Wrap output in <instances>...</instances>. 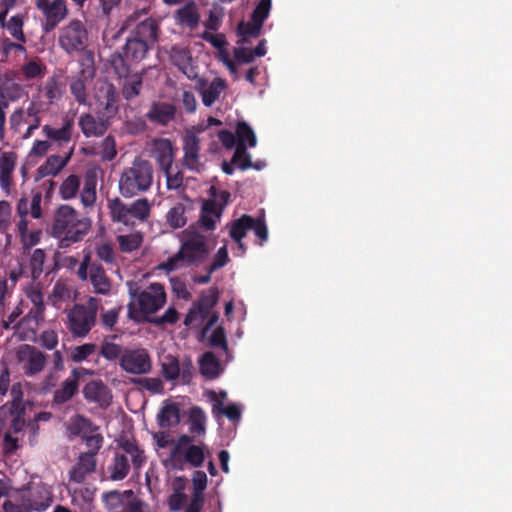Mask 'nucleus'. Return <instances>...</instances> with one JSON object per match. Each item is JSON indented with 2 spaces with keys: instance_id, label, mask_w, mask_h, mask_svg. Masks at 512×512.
I'll use <instances>...</instances> for the list:
<instances>
[{
  "instance_id": "obj_51",
  "label": "nucleus",
  "mask_w": 512,
  "mask_h": 512,
  "mask_svg": "<svg viewBox=\"0 0 512 512\" xmlns=\"http://www.w3.org/2000/svg\"><path fill=\"white\" fill-rule=\"evenodd\" d=\"M186 207L182 203L175 204L167 213V223L172 228H182L186 225L187 218L185 216Z\"/></svg>"
},
{
  "instance_id": "obj_45",
  "label": "nucleus",
  "mask_w": 512,
  "mask_h": 512,
  "mask_svg": "<svg viewBox=\"0 0 512 512\" xmlns=\"http://www.w3.org/2000/svg\"><path fill=\"white\" fill-rule=\"evenodd\" d=\"M117 336L112 335L104 339L100 346L99 354L108 361L121 360L124 352L123 347L120 344H116L108 339H115Z\"/></svg>"
},
{
  "instance_id": "obj_2",
  "label": "nucleus",
  "mask_w": 512,
  "mask_h": 512,
  "mask_svg": "<svg viewBox=\"0 0 512 512\" xmlns=\"http://www.w3.org/2000/svg\"><path fill=\"white\" fill-rule=\"evenodd\" d=\"M126 285L130 296L128 317L135 322H141L143 314L157 312L166 302L165 289L160 283H152L145 289L134 281H128Z\"/></svg>"
},
{
  "instance_id": "obj_30",
  "label": "nucleus",
  "mask_w": 512,
  "mask_h": 512,
  "mask_svg": "<svg viewBox=\"0 0 512 512\" xmlns=\"http://www.w3.org/2000/svg\"><path fill=\"white\" fill-rule=\"evenodd\" d=\"M74 122L71 119L66 120L61 128H53L49 125H44L42 132L51 141L59 144L68 143L72 139Z\"/></svg>"
},
{
  "instance_id": "obj_29",
  "label": "nucleus",
  "mask_w": 512,
  "mask_h": 512,
  "mask_svg": "<svg viewBox=\"0 0 512 512\" xmlns=\"http://www.w3.org/2000/svg\"><path fill=\"white\" fill-rule=\"evenodd\" d=\"M83 395L89 402L105 404L110 398V391L101 380H92L84 386Z\"/></svg>"
},
{
  "instance_id": "obj_6",
  "label": "nucleus",
  "mask_w": 512,
  "mask_h": 512,
  "mask_svg": "<svg viewBox=\"0 0 512 512\" xmlns=\"http://www.w3.org/2000/svg\"><path fill=\"white\" fill-rule=\"evenodd\" d=\"M89 34L85 24L72 19L59 30L58 45L69 56L87 54L92 61L93 54L88 51Z\"/></svg>"
},
{
  "instance_id": "obj_14",
  "label": "nucleus",
  "mask_w": 512,
  "mask_h": 512,
  "mask_svg": "<svg viewBox=\"0 0 512 512\" xmlns=\"http://www.w3.org/2000/svg\"><path fill=\"white\" fill-rule=\"evenodd\" d=\"M51 502L52 499L48 496L38 500L36 493L30 491L21 496L20 502L15 503L11 500H6L3 504V509L5 512H41L49 507Z\"/></svg>"
},
{
  "instance_id": "obj_13",
  "label": "nucleus",
  "mask_w": 512,
  "mask_h": 512,
  "mask_svg": "<svg viewBox=\"0 0 512 512\" xmlns=\"http://www.w3.org/2000/svg\"><path fill=\"white\" fill-rule=\"evenodd\" d=\"M200 138L194 130H187L183 136V159L184 167L191 171H200Z\"/></svg>"
},
{
  "instance_id": "obj_26",
  "label": "nucleus",
  "mask_w": 512,
  "mask_h": 512,
  "mask_svg": "<svg viewBox=\"0 0 512 512\" xmlns=\"http://www.w3.org/2000/svg\"><path fill=\"white\" fill-rule=\"evenodd\" d=\"M222 370L220 360L213 352L207 351L202 354L199 359V371L204 378L214 380L220 376Z\"/></svg>"
},
{
  "instance_id": "obj_18",
  "label": "nucleus",
  "mask_w": 512,
  "mask_h": 512,
  "mask_svg": "<svg viewBox=\"0 0 512 512\" xmlns=\"http://www.w3.org/2000/svg\"><path fill=\"white\" fill-rule=\"evenodd\" d=\"M44 104L33 99L26 110L22 107L15 109L10 116V124L12 129H18L23 123H27L28 119L30 122L37 121L41 125V114L44 111Z\"/></svg>"
},
{
  "instance_id": "obj_12",
  "label": "nucleus",
  "mask_w": 512,
  "mask_h": 512,
  "mask_svg": "<svg viewBox=\"0 0 512 512\" xmlns=\"http://www.w3.org/2000/svg\"><path fill=\"white\" fill-rule=\"evenodd\" d=\"M119 365L122 370L133 375L148 374L152 369L149 353L143 349H125Z\"/></svg>"
},
{
  "instance_id": "obj_15",
  "label": "nucleus",
  "mask_w": 512,
  "mask_h": 512,
  "mask_svg": "<svg viewBox=\"0 0 512 512\" xmlns=\"http://www.w3.org/2000/svg\"><path fill=\"white\" fill-rule=\"evenodd\" d=\"M87 373L86 369L73 368L70 376L66 378L58 389L54 391L53 403L62 405L70 401L79 391V381L82 375Z\"/></svg>"
},
{
  "instance_id": "obj_7",
  "label": "nucleus",
  "mask_w": 512,
  "mask_h": 512,
  "mask_svg": "<svg viewBox=\"0 0 512 512\" xmlns=\"http://www.w3.org/2000/svg\"><path fill=\"white\" fill-rule=\"evenodd\" d=\"M150 45L144 40L131 36L126 39L123 46V53H116L112 56L111 65L118 77H126L130 73V66L133 63L142 61L149 51Z\"/></svg>"
},
{
  "instance_id": "obj_11",
  "label": "nucleus",
  "mask_w": 512,
  "mask_h": 512,
  "mask_svg": "<svg viewBox=\"0 0 512 512\" xmlns=\"http://www.w3.org/2000/svg\"><path fill=\"white\" fill-rule=\"evenodd\" d=\"M16 358L22 364L24 374L33 377L44 370L47 355L33 345L23 344L18 347Z\"/></svg>"
},
{
  "instance_id": "obj_22",
  "label": "nucleus",
  "mask_w": 512,
  "mask_h": 512,
  "mask_svg": "<svg viewBox=\"0 0 512 512\" xmlns=\"http://www.w3.org/2000/svg\"><path fill=\"white\" fill-rule=\"evenodd\" d=\"M27 19V11L16 13L10 18L8 16H0V27L6 30L14 40L27 42V37L23 30Z\"/></svg>"
},
{
  "instance_id": "obj_19",
  "label": "nucleus",
  "mask_w": 512,
  "mask_h": 512,
  "mask_svg": "<svg viewBox=\"0 0 512 512\" xmlns=\"http://www.w3.org/2000/svg\"><path fill=\"white\" fill-rule=\"evenodd\" d=\"M97 460L93 453H80L76 463L69 470V480L75 483H82L87 475L96 469Z\"/></svg>"
},
{
  "instance_id": "obj_38",
  "label": "nucleus",
  "mask_w": 512,
  "mask_h": 512,
  "mask_svg": "<svg viewBox=\"0 0 512 512\" xmlns=\"http://www.w3.org/2000/svg\"><path fill=\"white\" fill-rule=\"evenodd\" d=\"M252 225V216L244 214L240 218L230 223L229 235L233 241L240 243L241 240L250 231Z\"/></svg>"
},
{
  "instance_id": "obj_27",
  "label": "nucleus",
  "mask_w": 512,
  "mask_h": 512,
  "mask_svg": "<svg viewBox=\"0 0 512 512\" xmlns=\"http://www.w3.org/2000/svg\"><path fill=\"white\" fill-rule=\"evenodd\" d=\"M94 292L101 295L109 294L111 290V281L107 277L103 266L98 262H92L89 278Z\"/></svg>"
},
{
  "instance_id": "obj_20",
  "label": "nucleus",
  "mask_w": 512,
  "mask_h": 512,
  "mask_svg": "<svg viewBox=\"0 0 512 512\" xmlns=\"http://www.w3.org/2000/svg\"><path fill=\"white\" fill-rule=\"evenodd\" d=\"M78 125L85 137H101L109 128L108 119L102 117H94L90 113L81 114Z\"/></svg>"
},
{
  "instance_id": "obj_53",
  "label": "nucleus",
  "mask_w": 512,
  "mask_h": 512,
  "mask_svg": "<svg viewBox=\"0 0 512 512\" xmlns=\"http://www.w3.org/2000/svg\"><path fill=\"white\" fill-rule=\"evenodd\" d=\"M0 93H2L10 102H16L27 96V91L21 84L12 82L0 85Z\"/></svg>"
},
{
  "instance_id": "obj_59",
  "label": "nucleus",
  "mask_w": 512,
  "mask_h": 512,
  "mask_svg": "<svg viewBox=\"0 0 512 512\" xmlns=\"http://www.w3.org/2000/svg\"><path fill=\"white\" fill-rule=\"evenodd\" d=\"M251 229L255 233L258 238V245L262 246L268 240V228L265 223L264 217H252V225Z\"/></svg>"
},
{
  "instance_id": "obj_25",
  "label": "nucleus",
  "mask_w": 512,
  "mask_h": 512,
  "mask_svg": "<svg viewBox=\"0 0 512 512\" xmlns=\"http://www.w3.org/2000/svg\"><path fill=\"white\" fill-rule=\"evenodd\" d=\"M174 19L178 25L186 26L190 30L195 29L200 22V14L197 5L193 1L186 3L176 10Z\"/></svg>"
},
{
  "instance_id": "obj_41",
  "label": "nucleus",
  "mask_w": 512,
  "mask_h": 512,
  "mask_svg": "<svg viewBox=\"0 0 512 512\" xmlns=\"http://www.w3.org/2000/svg\"><path fill=\"white\" fill-rule=\"evenodd\" d=\"M20 71L24 80L39 79L46 74V65L39 58H34L26 61Z\"/></svg>"
},
{
  "instance_id": "obj_35",
  "label": "nucleus",
  "mask_w": 512,
  "mask_h": 512,
  "mask_svg": "<svg viewBox=\"0 0 512 512\" xmlns=\"http://www.w3.org/2000/svg\"><path fill=\"white\" fill-rule=\"evenodd\" d=\"M118 447L122 449L125 454L130 455L135 469H139L145 463L146 458L144 452L139 448L135 439L122 438L118 441Z\"/></svg>"
},
{
  "instance_id": "obj_17",
  "label": "nucleus",
  "mask_w": 512,
  "mask_h": 512,
  "mask_svg": "<svg viewBox=\"0 0 512 512\" xmlns=\"http://www.w3.org/2000/svg\"><path fill=\"white\" fill-rule=\"evenodd\" d=\"M205 448L204 443L195 444L179 452L178 457H170L173 462V468L182 470L184 464H189L195 468L201 467L206 458Z\"/></svg>"
},
{
  "instance_id": "obj_64",
  "label": "nucleus",
  "mask_w": 512,
  "mask_h": 512,
  "mask_svg": "<svg viewBox=\"0 0 512 512\" xmlns=\"http://www.w3.org/2000/svg\"><path fill=\"white\" fill-rule=\"evenodd\" d=\"M39 344L42 348L47 350H53L57 347L59 339L58 335L54 330H44L39 336Z\"/></svg>"
},
{
  "instance_id": "obj_39",
  "label": "nucleus",
  "mask_w": 512,
  "mask_h": 512,
  "mask_svg": "<svg viewBox=\"0 0 512 512\" xmlns=\"http://www.w3.org/2000/svg\"><path fill=\"white\" fill-rule=\"evenodd\" d=\"M29 320L30 321L28 322L27 316L25 315L13 325L14 334L20 340H32L36 337V333L40 324L33 319Z\"/></svg>"
},
{
  "instance_id": "obj_44",
  "label": "nucleus",
  "mask_w": 512,
  "mask_h": 512,
  "mask_svg": "<svg viewBox=\"0 0 512 512\" xmlns=\"http://www.w3.org/2000/svg\"><path fill=\"white\" fill-rule=\"evenodd\" d=\"M219 291L216 287H211L207 292H202L199 299L193 304L206 315L209 316L213 307L217 304Z\"/></svg>"
},
{
  "instance_id": "obj_33",
  "label": "nucleus",
  "mask_w": 512,
  "mask_h": 512,
  "mask_svg": "<svg viewBox=\"0 0 512 512\" xmlns=\"http://www.w3.org/2000/svg\"><path fill=\"white\" fill-rule=\"evenodd\" d=\"M86 74L88 76H93V68H87V69H81L79 72V75L77 77H74L70 82V91L71 94L74 96L75 100L79 104H85L87 101V94H86V84H85V78Z\"/></svg>"
},
{
  "instance_id": "obj_21",
  "label": "nucleus",
  "mask_w": 512,
  "mask_h": 512,
  "mask_svg": "<svg viewBox=\"0 0 512 512\" xmlns=\"http://www.w3.org/2000/svg\"><path fill=\"white\" fill-rule=\"evenodd\" d=\"M176 107L168 102L156 101L146 113L147 119L154 124L166 126L175 119Z\"/></svg>"
},
{
  "instance_id": "obj_42",
  "label": "nucleus",
  "mask_w": 512,
  "mask_h": 512,
  "mask_svg": "<svg viewBox=\"0 0 512 512\" xmlns=\"http://www.w3.org/2000/svg\"><path fill=\"white\" fill-rule=\"evenodd\" d=\"M226 88V83L221 78H215L207 88L201 91L202 102L206 107L212 106Z\"/></svg>"
},
{
  "instance_id": "obj_43",
  "label": "nucleus",
  "mask_w": 512,
  "mask_h": 512,
  "mask_svg": "<svg viewBox=\"0 0 512 512\" xmlns=\"http://www.w3.org/2000/svg\"><path fill=\"white\" fill-rule=\"evenodd\" d=\"M161 373L166 381H175L180 376V362L177 357L167 354L161 359Z\"/></svg>"
},
{
  "instance_id": "obj_16",
  "label": "nucleus",
  "mask_w": 512,
  "mask_h": 512,
  "mask_svg": "<svg viewBox=\"0 0 512 512\" xmlns=\"http://www.w3.org/2000/svg\"><path fill=\"white\" fill-rule=\"evenodd\" d=\"M174 151L172 142L167 138H156L152 141V157L162 172L172 169L175 157Z\"/></svg>"
},
{
  "instance_id": "obj_1",
  "label": "nucleus",
  "mask_w": 512,
  "mask_h": 512,
  "mask_svg": "<svg viewBox=\"0 0 512 512\" xmlns=\"http://www.w3.org/2000/svg\"><path fill=\"white\" fill-rule=\"evenodd\" d=\"M90 228L89 218L80 216L72 206L64 204L54 213L50 233L59 240L60 248H66L72 243L82 241Z\"/></svg>"
},
{
  "instance_id": "obj_55",
  "label": "nucleus",
  "mask_w": 512,
  "mask_h": 512,
  "mask_svg": "<svg viewBox=\"0 0 512 512\" xmlns=\"http://www.w3.org/2000/svg\"><path fill=\"white\" fill-rule=\"evenodd\" d=\"M96 180L95 178H86L84 187L80 193L81 203L85 207L92 206L96 201Z\"/></svg>"
},
{
  "instance_id": "obj_46",
  "label": "nucleus",
  "mask_w": 512,
  "mask_h": 512,
  "mask_svg": "<svg viewBox=\"0 0 512 512\" xmlns=\"http://www.w3.org/2000/svg\"><path fill=\"white\" fill-rule=\"evenodd\" d=\"M116 240L121 252L131 253L141 246L143 236L140 232H134L127 235H118Z\"/></svg>"
},
{
  "instance_id": "obj_4",
  "label": "nucleus",
  "mask_w": 512,
  "mask_h": 512,
  "mask_svg": "<svg viewBox=\"0 0 512 512\" xmlns=\"http://www.w3.org/2000/svg\"><path fill=\"white\" fill-rule=\"evenodd\" d=\"M152 164L141 157H135L131 166L120 174L118 188L124 198H132L147 192L153 183Z\"/></svg>"
},
{
  "instance_id": "obj_40",
  "label": "nucleus",
  "mask_w": 512,
  "mask_h": 512,
  "mask_svg": "<svg viewBox=\"0 0 512 512\" xmlns=\"http://www.w3.org/2000/svg\"><path fill=\"white\" fill-rule=\"evenodd\" d=\"M44 94L50 104L61 99L64 93V83L61 76L53 74L49 77L44 85Z\"/></svg>"
},
{
  "instance_id": "obj_32",
  "label": "nucleus",
  "mask_w": 512,
  "mask_h": 512,
  "mask_svg": "<svg viewBox=\"0 0 512 512\" xmlns=\"http://www.w3.org/2000/svg\"><path fill=\"white\" fill-rule=\"evenodd\" d=\"M125 80L122 84L121 93L122 96L130 101L134 98L138 97L143 88V74L135 73L130 75V73L124 77Z\"/></svg>"
},
{
  "instance_id": "obj_10",
  "label": "nucleus",
  "mask_w": 512,
  "mask_h": 512,
  "mask_svg": "<svg viewBox=\"0 0 512 512\" xmlns=\"http://www.w3.org/2000/svg\"><path fill=\"white\" fill-rule=\"evenodd\" d=\"M67 327L74 337L83 338L96 323V308L75 305L68 313Z\"/></svg>"
},
{
  "instance_id": "obj_3",
  "label": "nucleus",
  "mask_w": 512,
  "mask_h": 512,
  "mask_svg": "<svg viewBox=\"0 0 512 512\" xmlns=\"http://www.w3.org/2000/svg\"><path fill=\"white\" fill-rule=\"evenodd\" d=\"M210 253L206 236L200 233H187L176 254L159 265L166 272L175 271L184 266H199L204 263Z\"/></svg>"
},
{
  "instance_id": "obj_34",
  "label": "nucleus",
  "mask_w": 512,
  "mask_h": 512,
  "mask_svg": "<svg viewBox=\"0 0 512 512\" xmlns=\"http://www.w3.org/2000/svg\"><path fill=\"white\" fill-rule=\"evenodd\" d=\"M101 105L109 116H113L118 112L119 94L116 87L108 83L101 90Z\"/></svg>"
},
{
  "instance_id": "obj_61",
  "label": "nucleus",
  "mask_w": 512,
  "mask_h": 512,
  "mask_svg": "<svg viewBox=\"0 0 512 512\" xmlns=\"http://www.w3.org/2000/svg\"><path fill=\"white\" fill-rule=\"evenodd\" d=\"M97 257L106 264H114L116 262L115 251L110 243H102L96 247Z\"/></svg>"
},
{
  "instance_id": "obj_50",
  "label": "nucleus",
  "mask_w": 512,
  "mask_h": 512,
  "mask_svg": "<svg viewBox=\"0 0 512 512\" xmlns=\"http://www.w3.org/2000/svg\"><path fill=\"white\" fill-rule=\"evenodd\" d=\"M80 188V178L77 175H69L60 185L59 195L64 200L76 197Z\"/></svg>"
},
{
  "instance_id": "obj_47",
  "label": "nucleus",
  "mask_w": 512,
  "mask_h": 512,
  "mask_svg": "<svg viewBox=\"0 0 512 512\" xmlns=\"http://www.w3.org/2000/svg\"><path fill=\"white\" fill-rule=\"evenodd\" d=\"M98 430V427L93 424L88 418L82 415H77L72 423L71 431L74 435L80 436L82 439L87 437Z\"/></svg>"
},
{
  "instance_id": "obj_24",
  "label": "nucleus",
  "mask_w": 512,
  "mask_h": 512,
  "mask_svg": "<svg viewBox=\"0 0 512 512\" xmlns=\"http://www.w3.org/2000/svg\"><path fill=\"white\" fill-rule=\"evenodd\" d=\"M132 36L144 40L147 44L153 45L159 38V23L156 19L148 17L138 23L132 32Z\"/></svg>"
},
{
  "instance_id": "obj_54",
  "label": "nucleus",
  "mask_w": 512,
  "mask_h": 512,
  "mask_svg": "<svg viewBox=\"0 0 512 512\" xmlns=\"http://www.w3.org/2000/svg\"><path fill=\"white\" fill-rule=\"evenodd\" d=\"M46 259V254L43 249H35L33 253L30 256L29 260V268L31 270V278L33 280H37L42 272H43V265Z\"/></svg>"
},
{
  "instance_id": "obj_62",
  "label": "nucleus",
  "mask_w": 512,
  "mask_h": 512,
  "mask_svg": "<svg viewBox=\"0 0 512 512\" xmlns=\"http://www.w3.org/2000/svg\"><path fill=\"white\" fill-rule=\"evenodd\" d=\"M200 37L209 42L214 48L218 49L220 52H225V47L227 46V41L225 35L222 33L213 34L209 31H204Z\"/></svg>"
},
{
  "instance_id": "obj_56",
  "label": "nucleus",
  "mask_w": 512,
  "mask_h": 512,
  "mask_svg": "<svg viewBox=\"0 0 512 512\" xmlns=\"http://www.w3.org/2000/svg\"><path fill=\"white\" fill-rule=\"evenodd\" d=\"M12 401L9 406V412L12 416H24L25 405L23 403V394L20 388L15 385L11 389Z\"/></svg>"
},
{
  "instance_id": "obj_8",
  "label": "nucleus",
  "mask_w": 512,
  "mask_h": 512,
  "mask_svg": "<svg viewBox=\"0 0 512 512\" xmlns=\"http://www.w3.org/2000/svg\"><path fill=\"white\" fill-rule=\"evenodd\" d=\"M39 13L41 29L48 34L54 31L69 15L66 0H33Z\"/></svg>"
},
{
  "instance_id": "obj_57",
  "label": "nucleus",
  "mask_w": 512,
  "mask_h": 512,
  "mask_svg": "<svg viewBox=\"0 0 512 512\" xmlns=\"http://www.w3.org/2000/svg\"><path fill=\"white\" fill-rule=\"evenodd\" d=\"M97 345L94 343H85L72 349L70 358L73 362L79 363L86 360L96 351Z\"/></svg>"
},
{
  "instance_id": "obj_58",
  "label": "nucleus",
  "mask_w": 512,
  "mask_h": 512,
  "mask_svg": "<svg viewBox=\"0 0 512 512\" xmlns=\"http://www.w3.org/2000/svg\"><path fill=\"white\" fill-rule=\"evenodd\" d=\"M271 6L272 0H259L251 14V20L264 24L265 20L269 17Z\"/></svg>"
},
{
  "instance_id": "obj_5",
  "label": "nucleus",
  "mask_w": 512,
  "mask_h": 512,
  "mask_svg": "<svg viewBox=\"0 0 512 512\" xmlns=\"http://www.w3.org/2000/svg\"><path fill=\"white\" fill-rule=\"evenodd\" d=\"M107 208L113 223L133 228L136 220L143 223L149 219L152 204L147 198H139L131 204H126L119 197H114L107 200Z\"/></svg>"
},
{
  "instance_id": "obj_63",
  "label": "nucleus",
  "mask_w": 512,
  "mask_h": 512,
  "mask_svg": "<svg viewBox=\"0 0 512 512\" xmlns=\"http://www.w3.org/2000/svg\"><path fill=\"white\" fill-rule=\"evenodd\" d=\"M208 315L205 313H202L194 304L189 309L188 313L185 316L184 319V325L191 327V326H199L201 325Z\"/></svg>"
},
{
  "instance_id": "obj_31",
  "label": "nucleus",
  "mask_w": 512,
  "mask_h": 512,
  "mask_svg": "<svg viewBox=\"0 0 512 512\" xmlns=\"http://www.w3.org/2000/svg\"><path fill=\"white\" fill-rule=\"evenodd\" d=\"M158 425L161 428H170L180 422V408L177 403H166L157 415Z\"/></svg>"
},
{
  "instance_id": "obj_9",
  "label": "nucleus",
  "mask_w": 512,
  "mask_h": 512,
  "mask_svg": "<svg viewBox=\"0 0 512 512\" xmlns=\"http://www.w3.org/2000/svg\"><path fill=\"white\" fill-rule=\"evenodd\" d=\"M210 195L212 198L205 200L202 204L201 214L198 220L199 226L206 231L215 230L216 224L220 221L223 213V208L230 197L229 192L223 190L219 193L217 199L216 189L214 187L210 188Z\"/></svg>"
},
{
  "instance_id": "obj_49",
  "label": "nucleus",
  "mask_w": 512,
  "mask_h": 512,
  "mask_svg": "<svg viewBox=\"0 0 512 512\" xmlns=\"http://www.w3.org/2000/svg\"><path fill=\"white\" fill-rule=\"evenodd\" d=\"M170 59L173 65L184 72L190 65L191 54L187 48L175 45L170 50Z\"/></svg>"
},
{
  "instance_id": "obj_48",
  "label": "nucleus",
  "mask_w": 512,
  "mask_h": 512,
  "mask_svg": "<svg viewBox=\"0 0 512 512\" xmlns=\"http://www.w3.org/2000/svg\"><path fill=\"white\" fill-rule=\"evenodd\" d=\"M189 420V431L192 434L202 435L205 433L206 416L200 407L195 406L191 408Z\"/></svg>"
},
{
  "instance_id": "obj_23",
  "label": "nucleus",
  "mask_w": 512,
  "mask_h": 512,
  "mask_svg": "<svg viewBox=\"0 0 512 512\" xmlns=\"http://www.w3.org/2000/svg\"><path fill=\"white\" fill-rule=\"evenodd\" d=\"M235 133L237 138L235 159H237L245 153V148H247V146H256L257 138L251 126L245 121H240L237 123Z\"/></svg>"
},
{
  "instance_id": "obj_28",
  "label": "nucleus",
  "mask_w": 512,
  "mask_h": 512,
  "mask_svg": "<svg viewBox=\"0 0 512 512\" xmlns=\"http://www.w3.org/2000/svg\"><path fill=\"white\" fill-rule=\"evenodd\" d=\"M73 153L74 147H71L65 156L50 155L39 167V173L42 176H56L69 163Z\"/></svg>"
},
{
  "instance_id": "obj_60",
  "label": "nucleus",
  "mask_w": 512,
  "mask_h": 512,
  "mask_svg": "<svg viewBox=\"0 0 512 512\" xmlns=\"http://www.w3.org/2000/svg\"><path fill=\"white\" fill-rule=\"evenodd\" d=\"M224 13L221 7H214L209 11L208 18L204 22V26L209 31H217L223 19Z\"/></svg>"
},
{
  "instance_id": "obj_36",
  "label": "nucleus",
  "mask_w": 512,
  "mask_h": 512,
  "mask_svg": "<svg viewBox=\"0 0 512 512\" xmlns=\"http://www.w3.org/2000/svg\"><path fill=\"white\" fill-rule=\"evenodd\" d=\"M110 479L120 481L126 478L130 471V464L125 454L115 453L112 464L108 467Z\"/></svg>"
},
{
  "instance_id": "obj_37",
  "label": "nucleus",
  "mask_w": 512,
  "mask_h": 512,
  "mask_svg": "<svg viewBox=\"0 0 512 512\" xmlns=\"http://www.w3.org/2000/svg\"><path fill=\"white\" fill-rule=\"evenodd\" d=\"M263 24L251 20L249 22L241 21L237 25V34L240 36L238 44L244 45L250 43L249 37L258 38L261 35Z\"/></svg>"
},
{
  "instance_id": "obj_52",
  "label": "nucleus",
  "mask_w": 512,
  "mask_h": 512,
  "mask_svg": "<svg viewBox=\"0 0 512 512\" xmlns=\"http://www.w3.org/2000/svg\"><path fill=\"white\" fill-rule=\"evenodd\" d=\"M209 397L212 401L216 402V404L213 406L214 413L218 411L232 421L239 420L241 411L237 405L230 404L227 407H223L222 402L217 400V393L215 391H210Z\"/></svg>"
}]
</instances>
